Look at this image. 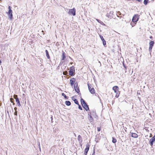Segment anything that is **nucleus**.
<instances>
[{
	"instance_id": "aec40b11",
	"label": "nucleus",
	"mask_w": 155,
	"mask_h": 155,
	"mask_svg": "<svg viewBox=\"0 0 155 155\" xmlns=\"http://www.w3.org/2000/svg\"><path fill=\"white\" fill-rule=\"evenodd\" d=\"M65 103L68 106H70L71 104L70 102L69 101H66L65 102Z\"/></svg>"
},
{
	"instance_id": "412c9836",
	"label": "nucleus",
	"mask_w": 155,
	"mask_h": 155,
	"mask_svg": "<svg viewBox=\"0 0 155 155\" xmlns=\"http://www.w3.org/2000/svg\"><path fill=\"white\" fill-rule=\"evenodd\" d=\"M112 141L113 143H115L117 142V140L114 137H112Z\"/></svg>"
},
{
	"instance_id": "2eb2a0df",
	"label": "nucleus",
	"mask_w": 155,
	"mask_h": 155,
	"mask_svg": "<svg viewBox=\"0 0 155 155\" xmlns=\"http://www.w3.org/2000/svg\"><path fill=\"white\" fill-rule=\"evenodd\" d=\"M100 37L103 41V44L104 45H106V42L103 38V37L101 35H100Z\"/></svg>"
},
{
	"instance_id": "4468645a",
	"label": "nucleus",
	"mask_w": 155,
	"mask_h": 155,
	"mask_svg": "<svg viewBox=\"0 0 155 155\" xmlns=\"http://www.w3.org/2000/svg\"><path fill=\"white\" fill-rule=\"evenodd\" d=\"M62 60H64L66 58V54L63 51H62Z\"/></svg>"
},
{
	"instance_id": "20e7f679",
	"label": "nucleus",
	"mask_w": 155,
	"mask_h": 155,
	"mask_svg": "<svg viewBox=\"0 0 155 155\" xmlns=\"http://www.w3.org/2000/svg\"><path fill=\"white\" fill-rule=\"evenodd\" d=\"M74 67L73 66L70 68L69 74L71 76H73L74 75Z\"/></svg>"
},
{
	"instance_id": "2f4dec72",
	"label": "nucleus",
	"mask_w": 155,
	"mask_h": 155,
	"mask_svg": "<svg viewBox=\"0 0 155 155\" xmlns=\"http://www.w3.org/2000/svg\"><path fill=\"white\" fill-rule=\"evenodd\" d=\"M14 109L15 111H17V108L16 107H15L14 108Z\"/></svg>"
},
{
	"instance_id": "b1692460",
	"label": "nucleus",
	"mask_w": 155,
	"mask_h": 155,
	"mask_svg": "<svg viewBox=\"0 0 155 155\" xmlns=\"http://www.w3.org/2000/svg\"><path fill=\"white\" fill-rule=\"evenodd\" d=\"M68 72L67 71H66L63 72V74L64 75H66L67 74Z\"/></svg>"
},
{
	"instance_id": "39448f33",
	"label": "nucleus",
	"mask_w": 155,
	"mask_h": 155,
	"mask_svg": "<svg viewBox=\"0 0 155 155\" xmlns=\"http://www.w3.org/2000/svg\"><path fill=\"white\" fill-rule=\"evenodd\" d=\"M113 11L111 10L107 13L106 16L109 19H111L113 18Z\"/></svg>"
},
{
	"instance_id": "473e14b6",
	"label": "nucleus",
	"mask_w": 155,
	"mask_h": 155,
	"mask_svg": "<svg viewBox=\"0 0 155 155\" xmlns=\"http://www.w3.org/2000/svg\"><path fill=\"white\" fill-rule=\"evenodd\" d=\"M137 1H138L139 2H141V0H136Z\"/></svg>"
},
{
	"instance_id": "c756f323",
	"label": "nucleus",
	"mask_w": 155,
	"mask_h": 155,
	"mask_svg": "<svg viewBox=\"0 0 155 155\" xmlns=\"http://www.w3.org/2000/svg\"><path fill=\"white\" fill-rule=\"evenodd\" d=\"M96 20L99 23H101V21L100 20L98 19H96Z\"/></svg>"
},
{
	"instance_id": "72a5a7b5",
	"label": "nucleus",
	"mask_w": 155,
	"mask_h": 155,
	"mask_svg": "<svg viewBox=\"0 0 155 155\" xmlns=\"http://www.w3.org/2000/svg\"><path fill=\"white\" fill-rule=\"evenodd\" d=\"M150 39H152V38H153V37H152V36H151L150 37Z\"/></svg>"
},
{
	"instance_id": "ddd939ff",
	"label": "nucleus",
	"mask_w": 155,
	"mask_h": 155,
	"mask_svg": "<svg viewBox=\"0 0 155 155\" xmlns=\"http://www.w3.org/2000/svg\"><path fill=\"white\" fill-rule=\"evenodd\" d=\"M131 134V136L134 138H137L138 137V135L136 133H134L130 132Z\"/></svg>"
},
{
	"instance_id": "dca6fc26",
	"label": "nucleus",
	"mask_w": 155,
	"mask_h": 155,
	"mask_svg": "<svg viewBox=\"0 0 155 155\" xmlns=\"http://www.w3.org/2000/svg\"><path fill=\"white\" fill-rule=\"evenodd\" d=\"M78 140L79 141L81 142L82 141V139L81 135H79L78 137Z\"/></svg>"
},
{
	"instance_id": "a211bd4d",
	"label": "nucleus",
	"mask_w": 155,
	"mask_h": 155,
	"mask_svg": "<svg viewBox=\"0 0 155 155\" xmlns=\"http://www.w3.org/2000/svg\"><path fill=\"white\" fill-rule=\"evenodd\" d=\"M72 99L74 101V103L76 104H77L78 105H79V103H78V101L77 99H74V98L73 97H72Z\"/></svg>"
},
{
	"instance_id": "6ab92c4d",
	"label": "nucleus",
	"mask_w": 155,
	"mask_h": 155,
	"mask_svg": "<svg viewBox=\"0 0 155 155\" xmlns=\"http://www.w3.org/2000/svg\"><path fill=\"white\" fill-rule=\"evenodd\" d=\"M45 52H46V56L47 57V58L48 59H50V57L49 56L48 51H47V50H45Z\"/></svg>"
},
{
	"instance_id": "e433bc0d",
	"label": "nucleus",
	"mask_w": 155,
	"mask_h": 155,
	"mask_svg": "<svg viewBox=\"0 0 155 155\" xmlns=\"http://www.w3.org/2000/svg\"><path fill=\"white\" fill-rule=\"evenodd\" d=\"M2 0H0V1H2Z\"/></svg>"
},
{
	"instance_id": "f8f14e48",
	"label": "nucleus",
	"mask_w": 155,
	"mask_h": 155,
	"mask_svg": "<svg viewBox=\"0 0 155 155\" xmlns=\"http://www.w3.org/2000/svg\"><path fill=\"white\" fill-rule=\"evenodd\" d=\"M76 81V79L74 78H72L70 80V83L71 85L72 86L74 85L75 84V82Z\"/></svg>"
},
{
	"instance_id": "9b49d317",
	"label": "nucleus",
	"mask_w": 155,
	"mask_h": 155,
	"mask_svg": "<svg viewBox=\"0 0 155 155\" xmlns=\"http://www.w3.org/2000/svg\"><path fill=\"white\" fill-rule=\"evenodd\" d=\"M154 43L153 41H151L149 43V51H152V49L153 46H154Z\"/></svg>"
},
{
	"instance_id": "a878e982",
	"label": "nucleus",
	"mask_w": 155,
	"mask_h": 155,
	"mask_svg": "<svg viewBox=\"0 0 155 155\" xmlns=\"http://www.w3.org/2000/svg\"><path fill=\"white\" fill-rule=\"evenodd\" d=\"M17 96H17V95L15 94V95H14L13 96L14 98L16 99V98H18L17 97Z\"/></svg>"
},
{
	"instance_id": "7ed1b4c3",
	"label": "nucleus",
	"mask_w": 155,
	"mask_h": 155,
	"mask_svg": "<svg viewBox=\"0 0 155 155\" xmlns=\"http://www.w3.org/2000/svg\"><path fill=\"white\" fill-rule=\"evenodd\" d=\"M87 85L89 90L90 92L92 94H94L95 93V91L93 86L91 84H88Z\"/></svg>"
},
{
	"instance_id": "6e6552de",
	"label": "nucleus",
	"mask_w": 155,
	"mask_h": 155,
	"mask_svg": "<svg viewBox=\"0 0 155 155\" xmlns=\"http://www.w3.org/2000/svg\"><path fill=\"white\" fill-rule=\"evenodd\" d=\"M139 16L138 14L135 15L132 18V21L134 23L137 22L138 20Z\"/></svg>"
},
{
	"instance_id": "bb28decb",
	"label": "nucleus",
	"mask_w": 155,
	"mask_h": 155,
	"mask_svg": "<svg viewBox=\"0 0 155 155\" xmlns=\"http://www.w3.org/2000/svg\"><path fill=\"white\" fill-rule=\"evenodd\" d=\"M78 105V108L79 109H80V110H82V107H81V106H80V105L79 104Z\"/></svg>"
},
{
	"instance_id": "9d476101",
	"label": "nucleus",
	"mask_w": 155,
	"mask_h": 155,
	"mask_svg": "<svg viewBox=\"0 0 155 155\" xmlns=\"http://www.w3.org/2000/svg\"><path fill=\"white\" fill-rule=\"evenodd\" d=\"M74 89L75 91L78 93L80 92V91L79 90V88L78 86V84L77 82H76L74 85Z\"/></svg>"
},
{
	"instance_id": "4be33fe9",
	"label": "nucleus",
	"mask_w": 155,
	"mask_h": 155,
	"mask_svg": "<svg viewBox=\"0 0 155 155\" xmlns=\"http://www.w3.org/2000/svg\"><path fill=\"white\" fill-rule=\"evenodd\" d=\"M149 0H144L143 2L144 4L145 5L147 4Z\"/></svg>"
},
{
	"instance_id": "c85d7f7f",
	"label": "nucleus",
	"mask_w": 155,
	"mask_h": 155,
	"mask_svg": "<svg viewBox=\"0 0 155 155\" xmlns=\"http://www.w3.org/2000/svg\"><path fill=\"white\" fill-rule=\"evenodd\" d=\"M14 115H15L17 116V111H15L14 112Z\"/></svg>"
},
{
	"instance_id": "f704fd0d",
	"label": "nucleus",
	"mask_w": 155,
	"mask_h": 155,
	"mask_svg": "<svg viewBox=\"0 0 155 155\" xmlns=\"http://www.w3.org/2000/svg\"><path fill=\"white\" fill-rule=\"evenodd\" d=\"M2 63V61L1 60H0V64H1Z\"/></svg>"
},
{
	"instance_id": "f03ea898",
	"label": "nucleus",
	"mask_w": 155,
	"mask_h": 155,
	"mask_svg": "<svg viewBox=\"0 0 155 155\" xmlns=\"http://www.w3.org/2000/svg\"><path fill=\"white\" fill-rule=\"evenodd\" d=\"M81 104L85 110L86 111H88L89 110L88 106L87 105L85 101L82 98L81 99Z\"/></svg>"
},
{
	"instance_id": "393cba45",
	"label": "nucleus",
	"mask_w": 155,
	"mask_h": 155,
	"mask_svg": "<svg viewBox=\"0 0 155 155\" xmlns=\"http://www.w3.org/2000/svg\"><path fill=\"white\" fill-rule=\"evenodd\" d=\"M10 101L11 103H13L14 100L12 98H11L10 99Z\"/></svg>"
},
{
	"instance_id": "7c9ffc66",
	"label": "nucleus",
	"mask_w": 155,
	"mask_h": 155,
	"mask_svg": "<svg viewBox=\"0 0 155 155\" xmlns=\"http://www.w3.org/2000/svg\"><path fill=\"white\" fill-rule=\"evenodd\" d=\"M92 155H95V151L94 150L93 152L92 153Z\"/></svg>"
},
{
	"instance_id": "cd10ccee",
	"label": "nucleus",
	"mask_w": 155,
	"mask_h": 155,
	"mask_svg": "<svg viewBox=\"0 0 155 155\" xmlns=\"http://www.w3.org/2000/svg\"><path fill=\"white\" fill-rule=\"evenodd\" d=\"M97 130L98 131H100L101 130V127H97Z\"/></svg>"
},
{
	"instance_id": "5701e85b",
	"label": "nucleus",
	"mask_w": 155,
	"mask_h": 155,
	"mask_svg": "<svg viewBox=\"0 0 155 155\" xmlns=\"http://www.w3.org/2000/svg\"><path fill=\"white\" fill-rule=\"evenodd\" d=\"M62 96L64 97L65 98V99L68 98L66 96V95L64 93H62Z\"/></svg>"
},
{
	"instance_id": "423d86ee",
	"label": "nucleus",
	"mask_w": 155,
	"mask_h": 155,
	"mask_svg": "<svg viewBox=\"0 0 155 155\" xmlns=\"http://www.w3.org/2000/svg\"><path fill=\"white\" fill-rule=\"evenodd\" d=\"M68 13L69 15L75 16L76 15V10L75 8H73V9H69Z\"/></svg>"
},
{
	"instance_id": "1a4fd4ad",
	"label": "nucleus",
	"mask_w": 155,
	"mask_h": 155,
	"mask_svg": "<svg viewBox=\"0 0 155 155\" xmlns=\"http://www.w3.org/2000/svg\"><path fill=\"white\" fill-rule=\"evenodd\" d=\"M86 147L84 151V155H87V152L89 150L90 145L89 144L87 143L86 145Z\"/></svg>"
},
{
	"instance_id": "f3484780",
	"label": "nucleus",
	"mask_w": 155,
	"mask_h": 155,
	"mask_svg": "<svg viewBox=\"0 0 155 155\" xmlns=\"http://www.w3.org/2000/svg\"><path fill=\"white\" fill-rule=\"evenodd\" d=\"M15 100L18 106H21V104L18 98H16Z\"/></svg>"
},
{
	"instance_id": "f257e3e1",
	"label": "nucleus",
	"mask_w": 155,
	"mask_h": 155,
	"mask_svg": "<svg viewBox=\"0 0 155 155\" xmlns=\"http://www.w3.org/2000/svg\"><path fill=\"white\" fill-rule=\"evenodd\" d=\"M113 90L114 91L115 93H116L115 97L117 98L118 97L120 94V91H119V87L117 86L113 87L112 88Z\"/></svg>"
},
{
	"instance_id": "c9c22d12",
	"label": "nucleus",
	"mask_w": 155,
	"mask_h": 155,
	"mask_svg": "<svg viewBox=\"0 0 155 155\" xmlns=\"http://www.w3.org/2000/svg\"><path fill=\"white\" fill-rule=\"evenodd\" d=\"M13 103V105H14L15 104V103L13 102V103Z\"/></svg>"
},
{
	"instance_id": "0eeeda50",
	"label": "nucleus",
	"mask_w": 155,
	"mask_h": 155,
	"mask_svg": "<svg viewBox=\"0 0 155 155\" xmlns=\"http://www.w3.org/2000/svg\"><path fill=\"white\" fill-rule=\"evenodd\" d=\"M9 9L7 13L8 15L9 16L10 19H12V11L11 9V6H9L8 7Z\"/></svg>"
}]
</instances>
